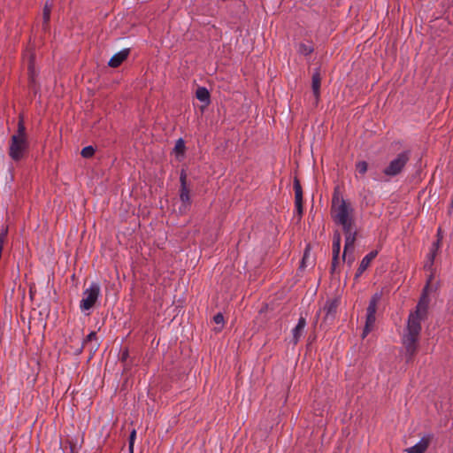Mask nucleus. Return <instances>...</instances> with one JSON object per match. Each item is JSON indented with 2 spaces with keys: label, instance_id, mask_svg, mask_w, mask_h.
<instances>
[{
  "label": "nucleus",
  "instance_id": "1",
  "mask_svg": "<svg viewBox=\"0 0 453 453\" xmlns=\"http://www.w3.org/2000/svg\"><path fill=\"white\" fill-rule=\"evenodd\" d=\"M430 280L424 287L421 296L415 307L408 316L406 326L402 335V343L405 349L406 362H411L418 349L419 336L421 333V322L428 317L430 298Z\"/></svg>",
  "mask_w": 453,
  "mask_h": 453
},
{
  "label": "nucleus",
  "instance_id": "2",
  "mask_svg": "<svg viewBox=\"0 0 453 453\" xmlns=\"http://www.w3.org/2000/svg\"><path fill=\"white\" fill-rule=\"evenodd\" d=\"M30 142L22 117H19L16 132L11 136L8 156L14 162L23 160L29 152Z\"/></svg>",
  "mask_w": 453,
  "mask_h": 453
},
{
  "label": "nucleus",
  "instance_id": "3",
  "mask_svg": "<svg viewBox=\"0 0 453 453\" xmlns=\"http://www.w3.org/2000/svg\"><path fill=\"white\" fill-rule=\"evenodd\" d=\"M411 150H403L392 158L385 166L382 173L388 178L401 174L411 159Z\"/></svg>",
  "mask_w": 453,
  "mask_h": 453
},
{
  "label": "nucleus",
  "instance_id": "4",
  "mask_svg": "<svg viewBox=\"0 0 453 453\" xmlns=\"http://www.w3.org/2000/svg\"><path fill=\"white\" fill-rule=\"evenodd\" d=\"M382 297L381 292H376L372 295L369 301L368 307L366 309V319L365 325L362 333V338H365L367 334L372 330L376 321V311L379 303Z\"/></svg>",
  "mask_w": 453,
  "mask_h": 453
},
{
  "label": "nucleus",
  "instance_id": "5",
  "mask_svg": "<svg viewBox=\"0 0 453 453\" xmlns=\"http://www.w3.org/2000/svg\"><path fill=\"white\" fill-rule=\"evenodd\" d=\"M101 294V287L97 282H91L89 287L82 292L80 309L82 311H89L94 307Z\"/></svg>",
  "mask_w": 453,
  "mask_h": 453
},
{
  "label": "nucleus",
  "instance_id": "6",
  "mask_svg": "<svg viewBox=\"0 0 453 453\" xmlns=\"http://www.w3.org/2000/svg\"><path fill=\"white\" fill-rule=\"evenodd\" d=\"M334 219L336 223L352 219L353 209L350 203L344 199H340L334 195L333 197Z\"/></svg>",
  "mask_w": 453,
  "mask_h": 453
},
{
  "label": "nucleus",
  "instance_id": "7",
  "mask_svg": "<svg viewBox=\"0 0 453 453\" xmlns=\"http://www.w3.org/2000/svg\"><path fill=\"white\" fill-rule=\"evenodd\" d=\"M337 224L342 226L343 232L345 234V244L342 255V258L343 260H345L347 253L349 251H353L354 250V243L356 241L357 232L353 228V219L345 220V222L340 221Z\"/></svg>",
  "mask_w": 453,
  "mask_h": 453
},
{
  "label": "nucleus",
  "instance_id": "8",
  "mask_svg": "<svg viewBox=\"0 0 453 453\" xmlns=\"http://www.w3.org/2000/svg\"><path fill=\"white\" fill-rule=\"evenodd\" d=\"M180 199L181 202L179 207V211L184 214L188 211L191 205L190 189L187 186V174L184 170L181 171L180 176Z\"/></svg>",
  "mask_w": 453,
  "mask_h": 453
},
{
  "label": "nucleus",
  "instance_id": "9",
  "mask_svg": "<svg viewBox=\"0 0 453 453\" xmlns=\"http://www.w3.org/2000/svg\"><path fill=\"white\" fill-rule=\"evenodd\" d=\"M294 190H295V208L296 214L300 219L303 214V189L299 180L295 177L294 179Z\"/></svg>",
  "mask_w": 453,
  "mask_h": 453
},
{
  "label": "nucleus",
  "instance_id": "10",
  "mask_svg": "<svg viewBox=\"0 0 453 453\" xmlns=\"http://www.w3.org/2000/svg\"><path fill=\"white\" fill-rule=\"evenodd\" d=\"M341 242L342 237L339 232H335L334 234L333 238V244H332V252H333V258H332V271L334 272L336 269V266L339 263V255L341 250Z\"/></svg>",
  "mask_w": 453,
  "mask_h": 453
},
{
  "label": "nucleus",
  "instance_id": "11",
  "mask_svg": "<svg viewBox=\"0 0 453 453\" xmlns=\"http://www.w3.org/2000/svg\"><path fill=\"white\" fill-rule=\"evenodd\" d=\"M339 300L336 298L326 302L322 309L323 312L325 313L324 319L326 321L332 320L334 319L339 306Z\"/></svg>",
  "mask_w": 453,
  "mask_h": 453
},
{
  "label": "nucleus",
  "instance_id": "12",
  "mask_svg": "<svg viewBox=\"0 0 453 453\" xmlns=\"http://www.w3.org/2000/svg\"><path fill=\"white\" fill-rule=\"evenodd\" d=\"M27 70H28L29 86H30V88L35 92H36L37 88H38V84H37V81H36V77L38 75V72L36 71V69L35 67V62H34L33 55L29 56Z\"/></svg>",
  "mask_w": 453,
  "mask_h": 453
},
{
  "label": "nucleus",
  "instance_id": "13",
  "mask_svg": "<svg viewBox=\"0 0 453 453\" xmlns=\"http://www.w3.org/2000/svg\"><path fill=\"white\" fill-rule=\"evenodd\" d=\"M440 233H441V229L439 228L438 229V239L436 242H434L431 248H430V251L427 255V260L425 264V268H431L434 262V258L437 255V252H438V250L440 248V244H441V238H440Z\"/></svg>",
  "mask_w": 453,
  "mask_h": 453
},
{
  "label": "nucleus",
  "instance_id": "14",
  "mask_svg": "<svg viewBox=\"0 0 453 453\" xmlns=\"http://www.w3.org/2000/svg\"><path fill=\"white\" fill-rule=\"evenodd\" d=\"M305 326H306V320L304 318L301 317L298 319L297 325L292 329L291 342H293V344H296L299 342V340L301 339V337L303 334Z\"/></svg>",
  "mask_w": 453,
  "mask_h": 453
},
{
  "label": "nucleus",
  "instance_id": "15",
  "mask_svg": "<svg viewBox=\"0 0 453 453\" xmlns=\"http://www.w3.org/2000/svg\"><path fill=\"white\" fill-rule=\"evenodd\" d=\"M129 50L124 49L116 54H114L108 62L109 66L111 67H118L122 62L128 57Z\"/></svg>",
  "mask_w": 453,
  "mask_h": 453
},
{
  "label": "nucleus",
  "instance_id": "16",
  "mask_svg": "<svg viewBox=\"0 0 453 453\" xmlns=\"http://www.w3.org/2000/svg\"><path fill=\"white\" fill-rule=\"evenodd\" d=\"M377 254V251H371L363 257L356 273V277H359L368 268L371 262L376 257Z\"/></svg>",
  "mask_w": 453,
  "mask_h": 453
},
{
  "label": "nucleus",
  "instance_id": "17",
  "mask_svg": "<svg viewBox=\"0 0 453 453\" xmlns=\"http://www.w3.org/2000/svg\"><path fill=\"white\" fill-rule=\"evenodd\" d=\"M429 437H423L414 446L408 448L406 451L407 453H424L429 445Z\"/></svg>",
  "mask_w": 453,
  "mask_h": 453
},
{
  "label": "nucleus",
  "instance_id": "18",
  "mask_svg": "<svg viewBox=\"0 0 453 453\" xmlns=\"http://www.w3.org/2000/svg\"><path fill=\"white\" fill-rule=\"evenodd\" d=\"M320 84H321L320 73H319V70H316L312 74V82H311V88H312V92H313L316 102H318L319 98Z\"/></svg>",
  "mask_w": 453,
  "mask_h": 453
},
{
  "label": "nucleus",
  "instance_id": "19",
  "mask_svg": "<svg viewBox=\"0 0 453 453\" xmlns=\"http://www.w3.org/2000/svg\"><path fill=\"white\" fill-rule=\"evenodd\" d=\"M91 344L90 350L96 351L99 347V342H97L96 333L95 331L91 332L88 334L86 339L83 341V347L88 344Z\"/></svg>",
  "mask_w": 453,
  "mask_h": 453
},
{
  "label": "nucleus",
  "instance_id": "20",
  "mask_svg": "<svg viewBox=\"0 0 453 453\" xmlns=\"http://www.w3.org/2000/svg\"><path fill=\"white\" fill-rule=\"evenodd\" d=\"M196 96L199 101L203 103L208 104L210 101V93L208 89L203 87H199L196 89Z\"/></svg>",
  "mask_w": 453,
  "mask_h": 453
},
{
  "label": "nucleus",
  "instance_id": "21",
  "mask_svg": "<svg viewBox=\"0 0 453 453\" xmlns=\"http://www.w3.org/2000/svg\"><path fill=\"white\" fill-rule=\"evenodd\" d=\"M50 12H51V5L49 4L47 2L44 5L43 12H42V28L44 30L48 29L50 18Z\"/></svg>",
  "mask_w": 453,
  "mask_h": 453
},
{
  "label": "nucleus",
  "instance_id": "22",
  "mask_svg": "<svg viewBox=\"0 0 453 453\" xmlns=\"http://www.w3.org/2000/svg\"><path fill=\"white\" fill-rule=\"evenodd\" d=\"M313 50H314V48H313V45L311 44V42H308L306 43L299 44L298 52L304 56L310 55L311 53L313 52Z\"/></svg>",
  "mask_w": 453,
  "mask_h": 453
},
{
  "label": "nucleus",
  "instance_id": "23",
  "mask_svg": "<svg viewBox=\"0 0 453 453\" xmlns=\"http://www.w3.org/2000/svg\"><path fill=\"white\" fill-rule=\"evenodd\" d=\"M185 142L184 141L180 138L176 141L173 151L177 156H183L185 152Z\"/></svg>",
  "mask_w": 453,
  "mask_h": 453
},
{
  "label": "nucleus",
  "instance_id": "24",
  "mask_svg": "<svg viewBox=\"0 0 453 453\" xmlns=\"http://www.w3.org/2000/svg\"><path fill=\"white\" fill-rule=\"evenodd\" d=\"M368 169V164L365 161H359L356 164V170L357 173L364 175Z\"/></svg>",
  "mask_w": 453,
  "mask_h": 453
},
{
  "label": "nucleus",
  "instance_id": "25",
  "mask_svg": "<svg viewBox=\"0 0 453 453\" xmlns=\"http://www.w3.org/2000/svg\"><path fill=\"white\" fill-rule=\"evenodd\" d=\"M94 153H95V149L92 146L84 147L81 152V156L85 158L91 157L94 155Z\"/></svg>",
  "mask_w": 453,
  "mask_h": 453
},
{
  "label": "nucleus",
  "instance_id": "26",
  "mask_svg": "<svg viewBox=\"0 0 453 453\" xmlns=\"http://www.w3.org/2000/svg\"><path fill=\"white\" fill-rule=\"evenodd\" d=\"M213 320L214 322L217 324V325H219L220 327L218 329L219 331L220 330V328L222 327L223 324H224V317L221 313H217L214 317H213Z\"/></svg>",
  "mask_w": 453,
  "mask_h": 453
},
{
  "label": "nucleus",
  "instance_id": "27",
  "mask_svg": "<svg viewBox=\"0 0 453 453\" xmlns=\"http://www.w3.org/2000/svg\"><path fill=\"white\" fill-rule=\"evenodd\" d=\"M135 436H136V433L134 430H133V432L130 434V436H129V448L131 450L133 449V445H134V441L135 439Z\"/></svg>",
  "mask_w": 453,
  "mask_h": 453
},
{
  "label": "nucleus",
  "instance_id": "28",
  "mask_svg": "<svg viewBox=\"0 0 453 453\" xmlns=\"http://www.w3.org/2000/svg\"><path fill=\"white\" fill-rule=\"evenodd\" d=\"M8 234V227H3L0 233V238L1 239H7Z\"/></svg>",
  "mask_w": 453,
  "mask_h": 453
},
{
  "label": "nucleus",
  "instance_id": "29",
  "mask_svg": "<svg viewBox=\"0 0 453 453\" xmlns=\"http://www.w3.org/2000/svg\"><path fill=\"white\" fill-rule=\"evenodd\" d=\"M127 357H128V352H127V350H126V351H124V352L122 353L121 359L124 361V360H126V359H127Z\"/></svg>",
  "mask_w": 453,
  "mask_h": 453
},
{
  "label": "nucleus",
  "instance_id": "30",
  "mask_svg": "<svg viewBox=\"0 0 453 453\" xmlns=\"http://www.w3.org/2000/svg\"><path fill=\"white\" fill-rule=\"evenodd\" d=\"M353 260H354V257H353L349 256V258H348V262H349V264H351V263L353 262Z\"/></svg>",
  "mask_w": 453,
  "mask_h": 453
}]
</instances>
